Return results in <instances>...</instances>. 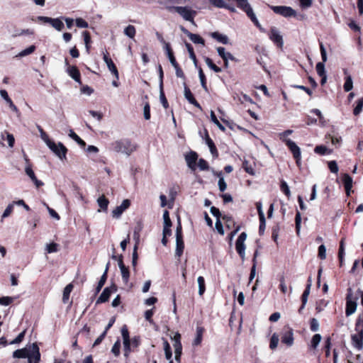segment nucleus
Returning a JSON list of instances; mask_svg holds the SVG:
<instances>
[{
    "label": "nucleus",
    "instance_id": "obj_1",
    "mask_svg": "<svg viewBox=\"0 0 363 363\" xmlns=\"http://www.w3.org/2000/svg\"><path fill=\"white\" fill-rule=\"evenodd\" d=\"M14 358H28V363H39L40 354L36 343L27 345L23 349L16 350L13 353Z\"/></svg>",
    "mask_w": 363,
    "mask_h": 363
},
{
    "label": "nucleus",
    "instance_id": "obj_2",
    "mask_svg": "<svg viewBox=\"0 0 363 363\" xmlns=\"http://www.w3.org/2000/svg\"><path fill=\"white\" fill-rule=\"evenodd\" d=\"M111 148L116 152L129 156L136 150V145L128 139H121L113 142L111 144Z\"/></svg>",
    "mask_w": 363,
    "mask_h": 363
},
{
    "label": "nucleus",
    "instance_id": "obj_3",
    "mask_svg": "<svg viewBox=\"0 0 363 363\" xmlns=\"http://www.w3.org/2000/svg\"><path fill=\"white\" fill-rule=\"evenodd\" d=\"M174 11L180 15L185 21L194 23V17L196 11L189 6H174Z\"/></svg>",
    "mask_w": 363,
    "mask_h": 363
},
{
    "label": "nucleus",
    "instance_id": "obj_4",
    "mask_svg": "<svg viewBox=\"0 0 363 363\" xmlns=\"http://www.w3.org/2000/svg\"><path fill=\"white\" fill-rule=\"evenodd\" d=\"M236 4L238 8L242 9L243 11L246 13L247 16L251 19V21L256 24V26H259L258 20L253 12V10L248 3L247 0H233Z\"/></svg>",
    "mask_w": 363,
    "mask_h": 363
},
{
    "label": "nucleus",
    "instance_id": "obj_5",
    "mask_svg": "<svg viewBox=\"0 0 363 363\" xmlns=\"http://www.w3.org/2000/svg\"><path fill=\"white\" fill-rule=\"evenodd\" d=\"M46 145L61 160L66 157L67 150L62 143H55L50 139H46Z\"/></svg>",
    "mask_w": 363,
    "mask_h": 363
},
{
    "label": "nucleus",
    "instance_id": "obj_6",
    "mask_svg": "<svg viewBox=\"0 0 363 363\" xmlns=\"http://www.w3.org/2000/svg\"><path fill=\"white\" fill-rule=\"evenodd\" d=\"M37 21L50 24L57 31H61L64 28V23L60 18H51L48 16H39L36 18Z\"/></svg>",
    "mask_w": 363,
    "mask_h": 363
},
{
    "label": "nucleus",
    "instance_id": "obj_7",
    "mask_svg": "<svg viewBox=\"0 0 363 363\" xmlns=\"http://www.w3.org/2000/svg\"><path fill=\"white\" fill-rule=\"evenodd\" d=\"M270 9L277 14L285 18L296 16V11L290 6H269Z\"/></svg>",
    "mask_w": 363,
    "mask_h": 363
},
{
    "label": "nucleus",
    "instance_id": "obj_8",
    "mask_svg": "<svg viewBox=\"0 0 363 363\" xmlns=\"http://www.w3.org/2000/svg\"><path fill=\"white\" fill-rule=\"evenodd\" d=\"M247 238V234L245 232H242L238 237L236 243H235V248L240 256L241 259L242 260L245 259V241Z\"/></svg>",
    "mask_w": 363,
    "mask_h": 363
},
{
    "label": "nucleus",
    "instance_id": "obj_9",
    "mask_svg": "<svg viewBox=\"0 0 363 363\" xmlns=\"http://www.w3.org/2000/svg\"><path fill=\"white\" fill-rule=\"evenodd\" d=\"M285 144L293 154V156L296 160V162L299 167L301 165V150L299 147L292 140H286Z\"/></svg>",
    "mask_w": 363,
    "mask_h": 363
},
{
    "label": "nucleus",
    "instance_id": "obj_10",
    "mask_svg": "<svg viewBox=\"0 0 363 363\" xmlns=\"http://www.w3.org/2000/svg\"><path fill=\"white\" fill-rule=\"evenodd\" d=\"M269 39L273 41L279 48H282L284 45L283 38L281 35L280 34L279 30L272 27L270 30V33L269 34Z\"/></svg>",
    "mask_w": 363,
    "mask_h": 363
},
{
    "label": "nucleus",
    "instance_id": "obj_11",
    "mask_svg": "<svg viewBox=\"0 0 363 363\" xmlns=\"http://www.w3.org/2000/svg\"><path fill=\"white\" fill-rule=\"evenodd\" d=\"M281 342L288 347H291L294 344V333L291 328H287L283 332L281 335Z\"/></svg>",
    "mask_w": 363,
    "mask_h": 363
},
{
    "label": "nucleus",
    "instance_id": "obj_12",
    "mask_svg": "<svg viewBox=\"0 0 363 363\" xmlns=\"http://www.w3.org/2000/svg\"><path fill=\"white\" fill-rule=\"evenodd\" d=\"M130 202L128 199L123 201L120 206H116L112 211V216L116 218L121 217L122 213L130 206Z\"/></svg>",
    "mask_w": 363,
    "mask_h": 363
},
{
    "label": "nucleus",
    "instance_id": "obj_13",
    "mask_svg": "<svg viewBox=\"0 0 363 363\" xmlns=\"http://www.w3.org/2000/svg\"><path fill=\"white\" fill-rule=\"evenodd\" d=\"M103 59L105 63L106 64L108 70L114 75L116 79H118L119 74L118 69L112 60L108 57V54L107 52L106 53H104Z\"/></svg>",
    "mask_w": 363,
    "mask_h": 363
},
{
    "label": "nucleus",
    "instance_id": "obj_14",
    "mask_svg": "<svg viewBox=\"0 0 363 363\" xmlns=\"http://www.w3.org/2000/svg\"><path fill=\"white\" fill-rule=\"evenodd\" d=\"M117 291V287L113 284L110 287H106L104 289L103 292L98 298L96 303H104L108 300L111 294L113 292H116Z\"/></svg>",
    "mask_w": 363,
    "mask_h": 363
},
{
    "label": "nucleus",
    "instance_id": "obj_15",
    "mask_svg": "<svg viewBox=\"0 0 363 363\" xmlns=\"http://www.w3.org/2000/svg\"><path fill=\"white\" fill-rule=\"evenodd\" d=\"M25 172L30 177L32 182L35 184L37 187H40L43 185V183L38 180L35 175L33 170L32 169V166L30 164H28L25 167Z\"/></svg>",
    "mask_w": 363,
    "mask_h": 363
},
{
    "label": "nucleus",
    "instance_id": "obj_16",
    "mask_svg": "<svg viewBox=\"0 0 363 363\" xmlns=\"http://www.w3.org/2000/svg\"><path fill=\"white\" fill-rule=\"evenodd\" d=\"M121 335L123 339V345L125 348V355L130 352V340L129 338V333L126 325L121 328Z\"/></svg>",
    "mask_w": 363,
    "mask_h": 363
},
{
    "label": "nucleus",
    "instance_id": "obj_17",
    "mask_svg": "<svg viewBox=\"0 0 363 363\" xmlns=\"http://www.w3.org/2000/svg\"><path fill=\"white\" fill-rule=\"evenodd\" d=\"M352 341L353 345L358 350H361L363 347V330H360L357 334L352 335Z\"/></svg>",
    "mask_w": 363,
    "mask_h": 363
},
{
    "label": "nucleus",
    "instance_id": "obj_18",
    "mask_svg": "<svg viewBox=\"0 0 363 363\" xmlns=\"http://www.w3.org/2000/svg\"><path fill=\"white\" fill-rule=\"evenodd\" d=\"M351 294H348L347 296L346 302V311L345 313L347 316H350L353 314L357 309V303L352 301L350 298Z\"/></svg>",
    "mask_w": 363,
    "mask_h": 363
},
{
    "label": "nucleus",
    "instance_id": "obj_19",
    "mask_svg": "<svg viewBox=\"0 0 363 363\" xmlns=\"http://www.w3.org/2000/svg\"><path fill=\"white\" fill-rule=\"evenodd\" d=\"M66 72L68 75L72 77L75 82L81 84L80 72L75 66H68L66 68Z\"/></svg>",
    "mask_w": 363,
    "mask_h": 363
},
{
    "label": "nucleus",
    "instance_id": "obj_20",
    "mask_svg": "<svg viewBox=\"0 0 363 363\" xmlns=\"http://www.w3.org/2000/svg\"><path fill=\"white\" fill-rule=\"evenodd\" d=\"M184 96L186 99V100L191 104L195 106L196 107L201 108L200 104L196 101V100L194 99L193 94L191 92V90L189 89V87L186 86V83L184 82Z\"/></svg>",
    "mask_w": 363,
    "mask_h": 363
},
{
    "label": "nucleus",
    "instance_id": "obj_21",
    "mask_svg": "<svg viewBox=\"0 0 363 363\" xmlns=\"http://www.w3.org/2000/svg\"><path fill=\"white\" fill-rule=\"evenodd\" d=\"M342 181L346 191V194L347 196H350V191L352 187V179L349 174H345L343 175Z\"/></svg>",
    "mask_w": 363,
    "mask_h": 363
},
{
    "label": "nucleus",
    "instance_id": "obj_22",
    "mask_svg": "<svg viewBox=\"0 0 363 363\" xmlns=\"http://www.w3.org/2000/svg\"><path fill=\"white\" fill-rule=\"evenodd\" d=\"M184 248L183 237H176V250L175 255L177 257H181Z\"/></svg>",
    "mask_w": 363,
    "mask_h": 363
},
{
    "label": "nucleus",
    "instance_id": "obj_23",
    "mask_svg": "<svg viewBox=\"0 0 363 363\" xmlns=\"http://www.w3.org/2000/svg\"><path fill=\"white\" fill-rule=\"evenodd\" d=\"M217 52H218V55H220V57H222L223 61H226V60H233L235 59L234 57L232 55V54L228 52H226L225 49L223 47H218L217 48Z\"/></svg>",
    "mask_w": 363,
    "mask_h": 363
},
{
    "label": "nucleus",
    "instance_id": "obj_24",
    "mask_svg": "<svg viewBox=\"0 0 363 363\" xmlns=\"http://www.w3.org/2000/svg\"><path fill=\"white\" fill-rule=\"evenodd\" d=\"M211 36L213 38L216 39V40L223 44L226 45L229 43L228 37L225 35L219 33L218 32H213L211 33Z\"/></svg>",
    "mask_w": 363,
    "mask_h": 363
},
{
    "label": "nucleus",
    "instance_id": "obj_25",
    "mask_svg": "<svg viewBox=\"0 0 363 363\" xmlns=\"http://www.w3.org/2000/svg\"><path fill=\"white\" fill-rule=\"evenodd\" d=\"M197 160V155L196 152H191L190 155H187L186 157V161L187 162L188 166L191 169H195L196 165V161Z\"/></svg>",
    "mask_w": 363,
    "mask_h": 363
},
{
    "label": "nucleus",
    "instance_id": "obj_26",
    "mask_svg": "<svg viewBox=\"0 0 363 363\" xmlns=\"http://www.w3.org/2000/svg\"><path fill=\"white\" fill-rule=\"evenodd\" d=\"M163 49L164 50L172 65H175V64L177 63V61L174 56L170 44L165 45V46H164Z\"/></svg>",
    "mask_w": 363,
    "mask_h": 363
},
{
    "label": "nucleus",
    "instance_id": "obj_27",
    "mask_svg": "<svg viewBox=\"0 0 363 363\" xmlns=\"http://www.w3.org/2000/svg\"><path fill=\"white\" fill-rule=\"evenodd\" d=\"M97 203L104 211H106L109 203L108 200L105 197L104 195H101L97 199Z\"/></svg>",
    "mask_w": 363,
    "mask_h": 363
},
{
    "label": "nucleus",
    "instance_id": "obj_28",
    "mask_svg": "<svg viewBox=\"0 0 363 363\" xmlns=\"http://www.w3.org/2000/svg\"><path fill=\"white\" fill-rule=\"evenodd\" d=\"M203 333V328L201 327H197L196 335V337L194 338L193 343H192V345L194 346L199 345L201 343Z\"/></svg>",
    "mask_w": 363,
    "mask_h": 363
},
{
    "label": "nucleus",
    "instance_id": "obj_29",
    "mask_svg": "<svg viewBox=\"0 0 363 363\" xmlns=\"http://www.w3.org/2000/svg\"><path fill=\"white\" fill-rule=\"evenodd\" d=\"M314 152L316 154L324 155L330 154L332 150L327 148L325 145H317L314 149Z\"/></svg>",
    "mask_w": 363,
    "mask_h": 363
},
{
    "label": "nucleus",
    "instance_id": "obj_30",
    "mask_svg": "<svg viewBox=\"0 0 363 363\" xmlns=\"http://www.w3.org/2000/svg\"><path fill=\"white\" fill-rule=\"evenodd\" d=\"M34 34V31L32 29L27 28V29H21L17 30L14 32L13 34V37H18L21 35H32Z\"/></svg>",
    "mask_w": 363,
    "mask_h": 363
},
{
    "label": "nucleus",
    "instance_id": "obj_31",
    "mask_svg": "<svg viewBox=\"0 0 363 363\" xmlns=\"http://www.w3.org/2000/svg\"><path fill=\"white\" fill-rule=\"evenodd\" d=\"M123 33L128 38H134L136 33V29L134 26L129 25L125 28Z\"/></svg>",
    "mask_w": 363,
    "mask_h": 363
},
{
    "label": "nucleus",
    "instance_id": "obj_32",
    "mask_svg": "<svg viewBox=\"0 0 363 363\" xmlns=\"http://www.w3.org/2000/svg\"><path fill=\"white\" fill-rule=\"evenodd\" d=\"M72 289H73V285L72 284H69L64 289L63 296H62V301L64 303H66L68 301V299L69 298L70 293L72 292Z\"/></svg>",
    "mask_w": 363,
    "mask_h": 363
},
{
    "label": "nucleus",
    "instance_id": "obj_33",
    "mask_svg": "<svg viewBox=\"0 0 363 363\" xmlns=\"http://www.w3.org/2000/svg\"><path fill=\"white\" fill-rule=\"evenodd\" d=\"M69 136L75 140L81 147L86 145L85 142L82 140L72 129L69 130Z\"/></svg>",
    "mask_w": 363,
    "mask_h": 363
},
{
    "label": "nucleus",
    "instance_id": "obj_34",
    "mask_svg": "<svg viewBox=\"0 0 363 363\" xmlns=\"http://www.w3.org/2000/svg\"><path fill=\"white\" fill-rule=\"evenodd\" d=\"M197 282L199 284V294L202 296L206 290L204 278L201 276L199 277L197 279Z\"/></svg>",
    "mask_w": 363,
    "mask_h": 363
},
{
    "label": "nucleus",
    "instance_id": "obj_35",
    "mask_svg": "<svg viewBox=\"0 0 363 363\" xmlns=\"http://www.w3.org/2000/svg\"><path fill=\"white\" fill-rule=\"evenodd\" d=\"M35 50V45H30L28 48H26L25 50L21 51L16 57H22L27 56L31 53H33Z\"/></svg>",
    "mask_w": 363,
    "mask_h": 363
},
{
    "label": "nucleus",
    "instance_id": "obj_36",
    "mask_svg": "<svg viewBox=\"0 0 363 363\" xmlns=\"http://www.w3.org/2000/svg\"><path fill=\"white\" fill-rule=\"evenodd\" d=\"M189 38L194 43L201 44L202 45H204L205 41L200 35L191 33Z\"/></svg>",
    "mask_w": 363,
    "mask_h": 363
},
{
    "label": "nucleus",
    "instance_id": "obj_37",
    "mask_svg": "<svg viewBox=\"0 0 363 363\" xmlns=\"http://www.w3.org/2000/svg\"><path fill=\"white\" fill-rule=\"evenodd\" d=\"M321 339H322V337L320 334L314 335L311 341V347L313 349H316V347L318 346L319 343L320 342Z\"/></svg>",
    "mask_w": 363,
    "mask_h": 363
},
{
    "label": "nucleus",
    "instance_id": "obj_38",
    "mask_svg": "<svg viewBox=\"0 0 363 363\" xmlns=\"http://www.w3.org/2000/svg\"><path fill=\"white\" fill-rule=\"evenodd\" d=\"M205 62L208 67L213 69L215 72L219 73L221 72V69L216 65L209 57L205 58Z\"/></svg>",
    "mask_w": 363,
    "mask_h": 363
},
{
    "label": "nucleus",
    "instance_id": "obj_39",
    "mask_svg": "<svg viewBox=\"0 0 363 363\" xmlns=\"http://www.w3.org/2000/svg\"><path fill=\"white\" fill-rule=\"evenodd\" d=\"M353 88V82L351 76L348 75L345 78L344 84V90L347 92L351 91Z\"/></svg>",
    "mask_w": 363,
    "mask_h": 363
},
{
    "label": "nucleus",
    "instance_id": "obj_40",
    "mask_svg": "<svg viewBox=\"0 0 363 363\" xmlns=\"http://www.w3.org/2000/svg\"><path fill=\"white\" fill-rule=\"evenodd\" d=\"M163 345H164V353H165V357L167 359L169 360L172 358V355L170 345L166 340H164Z\"/></svg>",
    "mask_w": 363,
    "mask_h": 363
},
{
    "label": "nucleus",
    "instance_id": "obj_41",
    "mask_svg": "<svg viewBox=\"0 0 363 363\" xmlns=\"http://www.w3.org/2000/svg\"><path fill=\"white\" fill-rule=\"evenodd\" d=\"M14 205L15 202H12L11 203L8 205V206L6 208L1 216V220H3L4 218H7L11 215V213L13 212Z\"/></svg>",
    "mask_w": 363,
    "mask_h": 363
},
{
    "label": "nucleus",
    "instance_id": "obj_42",
    "mask_svg": "<svg viewBox=\"0 0 363 363\" xmlns=\"http://www.w3.org/2000/svg\"><path fill=\"white\" fill-rule=\"evenodd\" d=\"M363 108V98L359 99L357 101V106L354 107L353 113L355 116H358L362 111Z\"/></svg>",
    "mask_w": 363,
    "mask_h": 363
},
{
    "label": "nucleus",
    "instance_id": "obj_43",
    "mask_svg": "<svg viewBox=\"0 0 363 363\" xmlns=\"http://www.w3.org/2000/svg\"><path fill=\"white\" fill-rule=\"evenodd\" d=\"M279 335L277 333H274L272 335V337L270 340V344H269L270 349L274 350L275 348H277L278 343H279Z\"/></svg>",
    "mask_w": 363,
    "mask_h": 363
},
{
    "label": "nucleus",
    "instance_id": "obj_44",
    "mask_svg": "<svg viewBox=\"0 0 363 363\" xmlns=\"http://www.w3.org/2000/svg\"><path fill=\"white\" fill-rule=\"evenodd\" d=\"M211 121L213 123H215L220 130H222V131L225 130V128L219 122V121L218 120L217 117L216 116V115L213 111H211Z\"/></svg>",
    "mask_w": 363,
    "mask_h": 363
},
{
    "label": "nucleus",
    "instance_id": "obj_45",
    "mask_svg": "<svg viewBox=\"0 0 363 363\" xmlns=\"http://www.w3.org/2000/svg\"><path fill=\"white\" fill-rule=\"evenodd\" d=\"M174 353H175V357L177 359L182 354V344L180 341H177V342H174Z\"/></svg>",
    "mask_w": 363,
    "mask_h": 363
},
{
    "label": "nucleus",
    "instance_id": "obj_46",
    "mask_svg": "<svg viewBox=\"0 0 363 363\" xmlns=\"http://www.w3.org/2000/svg\"><path fill=\"white\" fill-rule=\"evenodd\" d=\"M310 291H311L310 284H307L306 288L305 291H303V293L302 294V297H301V301H302V302H303V305H306L307 303L308 297L310 294Z\"/></svg>",
    "mask_w": 363,
    "mask_h": 363
},
{
    "label": "nucleus",
    "instance_id": "obj_47",
    "mask_svg": "<svg viewBox=\"0 0 363 363\" xmlns=\"http://www.w3.org/2000/svg\"><path fill=\"white\" fill-rule=\"evenodd\" d=\"M14 300V298L10 296H4L0 298V305L2 306H9L11 304Z\"/></svg>",
    "mask_w": 363,
    "mask_h": 363
},
{
    "label": "nucleus",
    "instance_id": "obj_48",
    "mask_svg": "<svg viewBox=\"0 0 363 363\" xmlns=\"http://www.w3.org/2000/svg\"><path fill=\"white\" fill-rule=\"evenodd\" d=\"M242 167L244 168V169L246 171V172H247L248 174H251V175H254L255 174V171H254V169L252 168V167L249 164V162L246 160H245L242 163Z\"/></svg>",
    "mask_w": 363,
    "mask_h": 363
},
{
    "label": "nucleus",
    "instance_id": "obj_49",
    "mask_svg": "<svg viewBox=\"0 0 363 363\" xmlns=\"http://www.w3.org/2000/svg\"><path fill=\"white\" fill-rule=\"evenodd\" d=\"M46 250L48 253H53L58 251V245L56 243H50L46 245Z\"/></svg>",
    "mask_w": 363,
    "mask_h": 363
},
{
    "label": "nucleus",
    "instance_id": "obj_50",
    "mask_svg": "<svg viewBox=\"0 0 363 363\" xmlns=\"http://www.w3.org/2000/svg\"><path fill=\"white\" fill-rule=\"evenodd\" d=\"M281 190L284 193V194L289 198L291 196V192L289 190V187L286 182L282 181L281 183Z\"/></svg>",
    "mask_w": 363,
    "mask_h": 363
},
{
    "label": "nucleus",
    "instance_id": "obj_51",
    "mask_svg": "<svg viewBox=\"0 0 363 363\" xmlns=\"http://www.w3.org/2000/svg\"><path fill=\"white\" fill-rule=\"evenodd\" d=\"M199 79H200L202 87L206 91H207V86H206V77H205V75H204L201 68H200L199 70Z\"/></svg>",
    "mask_w": 363,
    "mask_h": 363
},
{
    "label": "nucleus",
    "instance_id": "obj_52",
    "mask_svg": "<svg viewBox=\"0 0 363 363\" xmlns=\"http://www.w3.org/2000/svg\"><path fill=\"white\" fill-rule=\"evenodd\" d=\"M120 270L121 272V276H122V279H123V281L125 283H127L128 281L129 277H130V273H129L128 269L125 267Z\"/></svg>",
    "mask_w": 363,
    "mask_h": 363
},
{
    "label": "nucleus",
    "instance_id": "obj_53",
    "mask_svg": "<svg viewBox=\"0 0 363 363\" xmlns=\"http://www.w3.org/2000/svg\"><path fill=\"white\" fill-rule=\"evenodd\" d=\"M318 255L321 259H325L326 258V247L324 245L319 246Z\"/></svg>",
    "mask_w": 363,
    "mask_h": 363
},
{
    "label": "nucleus",
    "instance_id": "obj_54",
    "mask_svg": "<svg viewBox=\"0 0 363 363\" xmlns=\"http://www.w3.org/2000/svg\"><path fill=\"white\" fill-rule=\"evenodd\" d=\"M310 328L311 331L316 332L319 329V323L316 318H312L311 320Z\"/></svg>",
    "mask_w": 363,
    "mask_h": 363
},
{
    "label": "nucleus",
    "instance_id": "obj_55",
    "mask_svg": "<svg viewBox=\"0 0 363 363\" xmlns=\"http://www.w3.org/2000/svg\"><path fill=\"white\" fill-rule=\"evenodd\" d=\"M295 222H296V233H297V234H299L300 229H301V213L298 211L296 214Z\"/></svg>",
    "mask_w": 363,
    "mask_h": 363
},
{
    "label": "nucleus",
    "instance_id": "obj_56",
    "mask_svg": "<svg viewBox=\"0 0 363 363\" xmlns=\"http://www.w3.org/2000/svg\"><path fill=\"white\" fill-rule=\"evenodd\" d=\"M75 22H76V26L78 28H88V26H89L88 23L81 18H77Z\"/></svg>",
    "mask_w": 363,
    "mask_h": 363
},
{
    "label": "nucleus",
    "instance_id": "obj_57",
    "mask_svg": "<svg viewBox=\"0 0 363 363\" xmlns=\"http://www.w3.org/2000/svg\"><path fill=\"white\" fill-rule=\"evenodd\" d=\"M175 69L176 76L179 78L185 79L184 74L182 69L179 67L178 63L177 62L175 65H172Z\"/></svg>",
    "mask_w": 363,
    "mask_h": 363
},
{
    "label": "nucleus",
    "instance_id": "obj_58",
    "mask_svg": "<svg viewBox=\"0 0 363 363\" xmlns=\"http://www.w3.org/2000/svg\"><path fill=\"white\" fill-rule=\"evenodd\" d=\"M84 40L86 46V51L88 52L89 50V44L91 42V37L89 33L87 31L83 32Z\"/></svg>",
    "mask_w": 363,
    "mask_h": 363
},
{
    "label": "nucleus",
    "instance_id": "obj_59",
    "mask_svg": "<svg viewBox=\"0 0 363 363\" xmlns=\"http://www.w3.org/2000/svg\"><path fill=\"white\" fill-rule=\"evenodd\" d=\"M315 68L317 73L319 76L324 75L325 74V66L323 62H318Z\"/></svg>",
    "mask_w": 363,
    "mask_h": 363
},
{
    "label": "nucleus",
    "instance_id": "obj_60",
    "mask_svg": "<svg viewBox=\"0 0 363 363\" xmlns=\"http://www.w3.org/2000/svg\"><path fill=\"white\" fill-rule=\"evenodd\" d=\"M106 279H107V275H106V273H104L98 283V286L96 287L97 292H99L101 289V288L103 287V286L104 285V284L106 281Z\"/></svg>",
    "mask_w": 363,
    "mask_h": 363
},
{
    "label": "nucleus",
    "instance_id": "obj_61",
    "mask_svg": "<svg viewBox=\"0 0 363 363\" xmlns=\"http://www.w3.org/2000/svg\"><path fill=\"white\" fill-rule=\"evenodd\" d=\"M121 348V342L119 340H117L113 346L112 347L111 352L116 355L118 356L120 353Z\"/></svg>",
    "mask_w": 363,
    "mask_h": 363
},
{
    "label": "nucleus",
    "instance_id": "obj_62",
    "mask_svg": "<svg viewBox=\"0 0 363 363\" xmlns=\"http://www.w3.org/2000/svg\"><path fill=\"white\" fill-rule=\"evenodd\" d=\"M26 331L21 332L14 340H13L10 344L14 345V344H18L20 343L24 338Z\"/></svg>",
    "mask_w": 363,
    "mask_h": 363
},
{
    "label": "nucleus",
    "instance_id": "obj_63",
    "mask_svg": "<svg viewBox=\"0 0 363 363\" xmlns=\"http://www.w3.org/2000/svg\"><path fill=\"white\" fill-rule=\"evenodd\" d=\"M198 167L201 170H207L208 169V164L205 160L200 159L198 162Z\"/></svg>",
    "mask_w": 363,
    "mask_h": 363
},
{
    "label": "nucleus",
    "instance_id": "obj_64",
    "mask_svg": "<svg viewBox=\"0 0 363 363\" xmlns=\"http://www.w3.org/2000/svg\"><path fill=\"white\" fill-rule=\"evenodd\" d=\"M328 167L331 172L337 173L338 167H337V162L335 161H330L328 162Z\"/></svg>",
    "mask_w": 363,
    "mask_h": 363
}]
</instances>
